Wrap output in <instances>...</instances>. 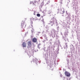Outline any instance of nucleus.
Here are the masks:
<instances>
[{"label":"nucleus","instance_id":"obj_1","mask_svg":"<svg viewBox=\"0 0 80 80\" xmlns=\"http://www.w3.org/2000/svg\"><path fill=\"white\" fill-rule=\"evenodd\" d=\"M64 74L66 77H70V72H68L66 71L64 73Z\"/></svg>","mask_w":80,"mask_h":80},{"label":"nucleus","instance_id":"obj_2","mask_svg":"<svg viewBox=\"0 0 80 80\" xmlns=\"http://www.w3.org/2000/svg\"><path fill=\"white\" fill-rule=\"evenodd\" d=\"M28 48H31L32 47V42L28 41Z\"/></svg>","mask_w":80,"mask_h":80},{"label":"nucleus","instance_id":"obj_3","mask_svg":"<svg viewBox=\"0 0 80 80\" xmlns=\"http://www.w3.org/2000/svg\"><path fill=\"white\" fill-rule=\"evenodd\" d=\"M21 27L22 28H25L26 24L24 23V22H22L21 23Z\"/></svg>","mask_w":80,"mask_h":80},{"label":"nucleus","instance_id":"obj_4","mask_svg":"<svg viewBox=\"0 0 80 80\" xmlns=\"http://www.w3.org/2000/svg\"><path fill=\"white\" fill-rule=\"evenodd\" d=\"M32 41L33 42L36 43L37 42V39L34 38L32 39Z\"/></svg>","mask_w":80,"mask_h":80},{"label":"nucleus","instance_id":"obj_5","mask_svg":"<svg viewBox=\"0 0 80 80\" xmlns=\"http://www.w3.org/2000/svg\"><path fill=\"white\" fill-rule=\"evenodd\" d=\"M49 24H50V25H51V26H53V25L55 24V22H53V21H50V22Z\"/></svg>","mask_w":80,"mask_h":80},{"label":"nucleus","instance_id":"obj_6","mask_svg":"<svg viewBox=\"0 0 80 80\" xmlns=\"http://www.w3.org/2000/svg\"><path fill=\"white\" fill-rule=\"evenodd\" d=\"M22 46L23 47H27V44H26V43H25V42H23Z\"/></svg>","mask_w":80,"mask_h":80},{"label":"nucleus","instance_id":"obj_7","mask_svg":"<svg viewBox=\"0 0 80 80\" xmlns=\"http://www.w3.org/2000/svg\"><path fill=\"white\" fill-rule=\"evenodd\" d=\"M55 20H56V19H55L54 18H52L50 21H51L52 22H55Z\"/></svg>","mask_w":80,"mask_h":80},{"label":"nucleus","instance_id":"obj_8","mask_svg":"<svg viewBox=\"0 0 80 80\" xmlns=\"http://www.w3.org/2000/svg\"><path fill=\"white\" fill-rule=\"evenodd\" d=\"M64 13H65V11H64V10L62 11V10L61 9V11L60 13H61V14H63Z\"/></svg>","mask_w":80,"mask_h":80},{"label":"nucleus","instance_id":"obj_9","mask_svg":"<svg viewBox=\"0 0 80 80\" xmlns=\"http://www.w3.org/2000/svg\"><path fill=\"white\" fill-rule=\"evenodd\" d=\"M61 11V9H58L57 10V13H60V12Z\"/></svg>","mask_w":80,"mask_h":80},{"label":"nucleus","instance_id":"obj_10","mask_svg":"<svg viewBox=\"0 0 80 80\" xmlns=\"http://www.w3.org/2000/svg\"><path fill=\"white\" fill-rule=\"evenodd\" d=\"M37 17H40V14L39 13H38L37 14Z\"/></svg>","mask_w":80,"mask_h":80},{"label":"nucleus","instance_id":"obj_11","mask_svg":"<svg viewBox=\"0 0 80 80\" xmlns=\"http://www.w3.org/2000/svg\"><path fill=\"white\" fill-rule=\"evenodd\" d=\"M66 46L67 48H68V46H67V44H66Z\"/></svg>","mask_w":80,"mask_h":80},{"label":"nucleus","instance_id":"obj_12","mask_svg":"<svg viewBox=\"0 0 80 80\" xmlns=\"http://www.w3.org/2000/svg\"><path fill=\"white\" fill-rule=\"evenodd\" d=\"M35 60H37V59H34L33 62H35Z\"/></svg>","mask_w":80,"mask_h":80},{"label":"nucleus","instance_id":"obj_13","mask_svg":"<svg viewBox=\"0 0 80 80\" xmlns=\"http://www.w3.org/2000/svg\"><path fill=\"white\" fill-rule=\"evenodd\" d=\"M35 12L34 11V15H35Z\"/></svg>","mask_w":80,"mask_h":80},{"label":"nucleus","instance_id":"obj_14","mask_svg":"<svg viewBox=\"0 0 80 80\" xmlns=\"http://www.w3.org/2000/svg\"><path fill=\"white\" fill-rule=\"evenodd\" d=\"M31 31L32 32H33V31L32 30Z\"/></svg>","mask_w":80,"mask_h":80}]
</instances>
